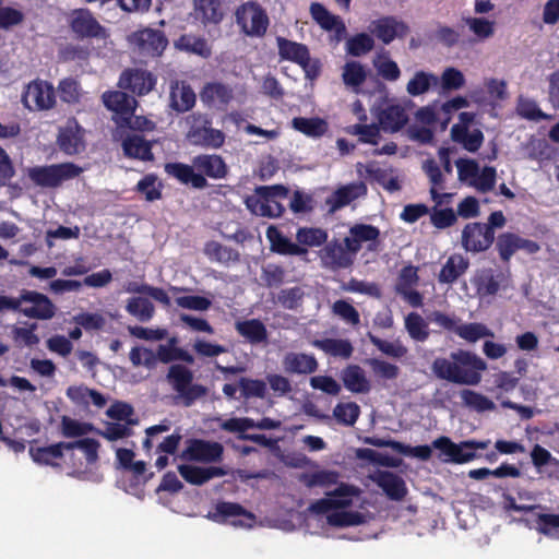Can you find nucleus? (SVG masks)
<instances>
[{"instance_id": "f257e3e1", "label": "nucleus", "mask_w": 559, "mask_h": 559, "mask_svg": "<svg viewBox=\"0 0 559 559\" xmlns=\"http://www.w3.org/2000/svg\"><path fill=\"white\" fill-rule=\"evenodd\" d=\"M191 162V165L180 162L166 163L164 170L180 183L190 185L198 190L205 189L209 186L207 178L222 180L229 173L227 163L218 154H199Z\"/></svg>"}, {"instance_id": "f03ea898", "label": "nucleus", "mask_w": 559, "mask_h": 559, "mask_svg": "<svg viewBox=\"0 0 559 559\" xmlns=\"http://www.w3.org/2000/svg\"><path fill=\"white\" fill-rule=\"evenodd\" d=\"M486 368L487 364L483 358L464 349L452 352L449 358L437 357L431 365L438 379L464 385H477Z\"/></svg>"}, {"instance_id": "7ed1b4c3", "label": "nucleus", "mask_w": 559, "mask_h": 559, "mask_svg": "<svg viewBox=\"0 0 559 559\" xmlns=\"http://www.w3.org/2000/svg\"><path fill=\"white\" fill-rule=\"evenodd\" d=\"M188 130L186 140L193 146L218 150L226 141L225 133L212 127V118L207 114L195 111L186 117Z\"/></svg>"}, {"instance_id": "20e7f679", "label": "nucleus", "mask_w": 559, "mask_h": 559, "mask_svg": "<svg viewBox=\"0 0 559 559\" xmlns=\"http://www.w3.org/2000/svg\"><path fill=\"white\" fill-rule=\"evenodd\" d=\"M490 440H465L453 442L449 437L441 436L433 440L432 447L440 451V460L444 463L465 464L478 457L476 451L489 447Z\"/></svg>"}, {"instance_id": "39448f33", "label": "nucleus", "mask_w": 559, "mask_h": 559, "mask_svg": "<svg viewBox=\"0 0 559 559\" xmlns=\"http://www.w3.org/2000/svg\"><path fill=\"white\" fill-rule=\"evenodd\" d=\"M193 371L182 364H173L166 373L167 382L182 400L185 406H191L207 393V389L200 383H193Z\"/></svg>"}, {"instance_id": "423d86ee", "label": "nucleus", "mask_w": 559, "mask_h": 559, "mask_svg": "<svg viewBox=\"0 0 559 559\" xmlns=\"http://www.w3.org/2000/svg\"><path fill=\"white\" fill-rule=\"evenodd\" d=\"M83 173V168L74 163L34 166L27 169L31 181L41 188H57L64 181L74 179Z\"/></svg>"}, {"instance_id": "0eeeda50", "label": "nucleus", "mask_w": 559, "mask_h": 559, "mask_svg": "<svg viewBox=\"0 0 559 559\" xmlns=\"http://www.w3.org/2000/svg\"><path fill=\"white\" fill-rule=\"evenodd\" d=\"M235 17L241 32L250 37H263L270 25L265 9L255 1L240 4L236 9Z\"/></svg>"}, {"instance_id": "6e6552de", "label": "nucleus", "mask_w": 559, "mask_h": 559, "mask_svg": "<svg viewBox=\"0 0 559 559\" xmlns=\"http://www.w3.org/2000/svg\"><path fill=\"white\" fill-rule=\"evenodd\" d=\"M21 100L31 111H47L56 106V91L48 81L36 79L25 86Z\"/></svg>"}, {"instance_id": "1a4fd4ad", "label": "nucleus", "mask_w": 559, "mask_h": 559, "mask_svg": "<svg viewBox=\"0 0 559 559\" xmlns=\"http://www.w3.org/2000/svg\"><path fill=\"white\" fill-rule=\"evenodd\" d=\"M69 27L78 39H106L109 36L107 28L87 8L74 9L71 12Z\"/></svg>"}, {"instance_id": "9d476101", "label": "nucleus", "mask_w": 559, "mask_h": 559, "mask_svg": "<svg viewBox=\"0 0 559 559\" xmlns=\"http://www.w3.org/2000/svg\"><path fill=\"white\" fill-rule=\"evenodd\" d=\"M493 242L495 249L504 264H509L512 255L519 250H522L527 254H535L540 250L538 242L523 238L511 231L499 234L497 238L495 237Z\"/></svg>"}, {"instance_id": "9b49d317", "label": "nucleus", "mask_w": 559, "mask_h": 559, "mask_svg": "<svg viewBox=\"0 0 559 559\" xmlns=\"http://www.w3.org/2000/svg\"><path fill=\"white\" fill-rule=\"evenodd\" d=\"M186 443L187 447L180 454L183 461L216 463L223 459L224 447L219 442L191 438Z\"/></svg>"}, {"instance_id": "f8f14e48", "label": "nucleus", "mask_w": 559, "mask_h": 559, "mask_svg": "<svg viewBox=\"0 0 559 559\" xmlns=\"http://www.w3.org/2000/svg\"><path fill=\"white\" fill-rule=\"evenodd\" d=\"M495 231L486 227L485 223H468L462 230L461 245L467 252H485L492 246Z\"/></svg>"}, {"instance_id": "ddd939ff", "label": "nucleus", "mask_w": 559, "mask_h": 559, "mask_svg": "<svg viewBox=\"0 0 559 559\" xmlns=\"http://www.w3.org/2000/svg\"><path fill=\"white\" fill-rule=\"evenodd\" d=\"M319 257L323 267L337 271L350 267L354 264L356 253L352 252L344 242L333 239L324 245Z\"/></svg>"}, {"instance_id": "4468645a", "label": "nucleus", "mask_w": 559, "mask_h": 559, "mask_svg": "<svg viewBox=\"0 0 559 559\" xmlns=\"http://www.w3.org/2000/svg\"><path fill=\"white\" fill-rule=\"evenodd\" d=\"M105 107L116 114V123H130L138 106L136 99L122 91H107L102 96Z\"/></svg>"}, {"instance_id": "2eb2a0df", "label": "nucleus", "mask_w": 559, "mask_h": 559, "mask_svg": "<svg viewBox=\"0 0 559 559\" xmlns=\"http://www.w3.org/2000/svg\"><path fill=\"white\" fill-rule=\"evenodd\" d=\"M130 43L142 56L159 57L166 49L168 39L162 31L144 28L134 32L130 36Z\"/></svg>"}, {"instance_id": "dca6fc26", "label": "nucleus", "mask_w": 559, "mask_h": 559, "mask_svg": "<svg viewBox=\"0 0 559 559\" xmlns=\"http://www.w3.org/2000/svg\"><path fill=\"white\" fill-rule=\"evenodd\" d=\"M234 98V87L222 81L207 82L200 91V99L203 105L217 110H226Z\"/></svg>"}, {"instance_id": "f3484780", "label": "nucleus", "mask_w": 559, "mask_h": 559, "mask_svg": "<svg viewBox=\"0 0 559 559\" xmlns=\"http://www.w3.org/2000/svg\"><path fill=\"white\" fill-rule=\"evenodd\" d=\"M357 493V489L347 484H340L334 490L326 492V498L314 501L310 510L324 514L332 510L349 507L353 503V496Z\"/></svg>"}, {"instance_id": "a211bd4d", "label": "nucleus", "mask_w": 559, "mask_h": 559, "mask_svg": "<svg viewBox=\"0 0 559 559\" xmlns=\"http://www.w3.org/2000/svg\"><path fill=\"white\" fill-rule=\"evenodd\" d=\"M369 29L384 45L395 38H404L409 33V26L394 15H386L371 22Z\"/></svg>"}, {"instance_id": "6ab92c4d", "label": "nucleus", "mask_w": 559, "mask_h": 559, "mask_svg": "<svg viewBox=\"0 0 559 559\" xmlns=\"http://www.w3.org/2000/svg\"><path fill=\"white\" fill-rule=\"evenodd\" d=\"M156 76L144 69H126L119 78V87L131 93L143 96L154 90Z\"/></svg>"}, {"instance_id": "aec40b11", "label": "nucleus", "mask_w": 559, "mask_h": 559, "mask_svg": "<svg viewBox=\"0 0 559 559\" xmlns=\"http://www.w3.org/2000/svg\"><path fill=\"white\" fill-rule=\"evenodd\" d=\"M374 117L382 131L390 133L399 132L409 120L405 106L400 103H388L378 107Z\"/></svg>"}, {"instance_id": "412c9836", "label": "nucleus", "mask_w": 559, "mask_h": 559, "mask_svg": "<svg viewBox=\"0 0 559 559\" xmlns=\"http://www.w3.org/2000/svg\"><path fill=\"white\" fill-rule=\"evenodd\" d=\"M511 281L510 270L486 269L474 280L476 293L480 297L495 296L501 288L506 289Z\"/></svg>"}, {"instance_id": "4be33fe9", "label": "nucleus", "mask_w": 559, "mask_h": 559, "mask_svg": "<svg viewBox=\"0 0 559 559\" xmlns=\"http://www.w3.org/2000/svg\"><path fill=\"white\" fill-rule=\"evenodd\" d=\"M23 302L32 304L31 307H21V313L31 319L50 320L56 314V306L44 294L35 290H22Z\"/></svg>"}, {"instance_id": "5701e85b", "label": "nucleus", "mask_w": 559, "mask_h": 559, "mask_svg": "<svg viewBox=\"0 0 559 559\" xmlns=\"http://www.w3.org/2000/svg\"><path fill=\"white\" fill-rule=\"evenodd\" d=\"M367 191L368 189L364 181H355L338 187L325 200V204L329 206V213H335L349 205L353 201L365 197Z\"/></svg>"}, {"instance_id": "b1692460", "label": "nucleus", "mask_w": 559, "mask_h": 559, "mask_svg": "<svg viewBox=\"0 0 559 559\" xmlns=\"http://www.w3.org/2000/svg\"><path fill=\"white\" fill-rule=\"evenodd\" d=\"M370 478L392 501L403 500L408 492L404 479L393 472L379 469Z\"/></svg>"}, {"instance_id": "393cba45", "label": "nucleus", "mask_w": 559, "mask_h": 559, "mask_svg": "<svg viewBox=\"0 0 559 559\" xmlns=\"http://www.w3.org/2000/svg\"><path fill=\"white\" fill-rule=\"evenodd\" d=\"M282 364L284 371L289 374H311L319 368L316 356L306 353H286Z\"/></svg>"}, {"instance_id": "a878e982", "label": "nucleus", "mask_w": 559, "mask_h": 559, "mask_svg": "<svg viewBox=\"0 0 559 559\" xmlns=\"http://www.w3.org/2000/svg\"><path fill=\"white\" fill-rule=\"evenodd\" d=\"M180 476L189 484L202 486L215 477H223L227 472L221 466L201 467L190 464L178 466Z\"/></svg>"}, {"instance_id": "bb28decb", "label": "nucleus", "mask_w": 559, "mask_h": 559, "mask_svg": "<svg viewBox=\"0 0 559 559\" xmlns=\"http://www.w3.org/2000/svg\"><path fill=\"white\" fill-rule=\"evenodd\" d=\"M170 106L177 112H186L195 105V93L186 81L170 83Z\"/></svg>"}, {"instance_id": "cd10ccee", "label": "nucleus", "mask_w": 559, "mask_h": 559, "mask_svg": "<svg viewBox=\"0 0 559 559\" xmlns=\"http://www.w3.org/2000/svg\"><path fill=\"white\" fill-rule=\"evenodd\" d=\"M266 238L270 242L271 251L283 255H302L307 253V249L293 242L289 238L274 225L266 229Z\"/></svg>"}, {"instance_id": "c85d7f7f", "label": "nucleus", "mask_w": 559, "mask_h": 559, "mask_svg": "<svg viewBox=\"0 0 559 559\" xmlns=\"http://www.w3.org/2000/svg\"><path fill=\"white\" fill-rule=\"evenodd\" d=\"M344 386L356 394H366L371 390V384L365 370L358 365H348L341 372Z\"/></svg>"}, {"instance_id": "c756f323", "label": "nucleus", "mask_w": 559, "mask_h": 559, "mask_svg": "<svg viewBox=\"0 0 559 559\" xmlns=\"http://www.w3.org/2000/svg\"><path fill=\"white\" fill-rule=\"evenodd\" d=\"M379 236L378 227L369 224H355L349 228V236L344 238V243L357 254L361 250L362 242L376 241Z\"/></svg>"}, {"instance_id": "7c9ffc66", "label": "nucleus", "mask_w": 559, "mask_h": 559, "mask_svg": "<svg viewBox=\"0 0 559 559\" xmlns=\"http://www.w3.org/2000/svg\"><path fill=\"white\" fill-rule=\"evenodd\" d=\"M310 15L312 20L324 31H335L336 34L345 32L346 27L342 19L332 14L322 3L312 2L310 4Z\"/></svg>"}, {"instance_id": "2f4dec72", "label": "nucleus", "mask_w": 559, "mask_h": 559, "mask_svg": "<svg viewBox=\"0 0 559 559\" xmlns=\"http://www.w3.org/2000/svg\"><path fill=\"white\" fill-rule=\"evenodd\" d=\"M469 267V261L462 254L454 253L450 255L441 267L438 281L441 284L455 283Z\"/></svg>"}, {"instance_id": "473e14b6", "label": "nucleus", "mask_w": 559, "mask_h": 559, "mask_svg": "<svg viewBox=\"0 0 559 559\" xmlns=\"http://www.w3.org/2000/svg\"><path fill=\"white\" fill-rule=\"evenodd\" d=\"M276 45L280 58L296 64L305 63L307 56L310 53L307 45L289 40L285 37H276Z\"/></svg>"}, {"instance_id": "72a5a7b5", "label": "nucleus", "mask_w": 559, "mask_h": 559, "mask_svg": "<svg viewBox=\"0 0 559 559\" xmlns=\"http://www.w3.org/2000/svg\"><path fill=\"white\" fill-rule=\"evenodd\" d=\"M175 47L190 55H195L207 59L212 56V48L207 40L202 36L194 34H182L177 40H175Z\"/></svg>"}, {"instance_id": "f704fd0d", "label": "nucleus", "mask_w": 559, "mask_h": 559, "mask_svg": "<svg viewBox=\"0 0 559 559\" xmlns=\"http://www.w3.org/2000/svg\"><path fill=\"white\" fill-rule=\"evenodd\" d=\"M246 205L253 214L271 218L282 216L285 211L283 204L273 198L248 197Z\"/></svg>"}, {"instance_id": "c9c22d12", "label": "nucleus", "mask_w": 559, "mask_h": 559, "mask_svg": "<svg viewBox=\"0 0 559 559\" xmlns=\"http://www.w3.org/2000/svg\"><path fill=\"white\" fill-rule=\"evenodd\" d=\"M122 148L126 156L140 160H153L152 143L146 141L142 135H128L122 142Z\"/></svg>"}, {"instance_id": "e433bc0d", "label": "nucleus", "mask_w": 559, "mask_h": 559, "mask_svg": "<svg viewBox=\"0 0 559 559\" xmlns=\"http://www.w3.org/2000/svg\"><path fill=\"white\" fill-rule=\"evenodd\" d=\"M235 329L250 344H261L267 340V330L259 319L236 321Z\"/></svg>"}, {"instance_id": "4c0bfd02", "label": "nucleus", "mask_w": 559, "mask_h": 559, "mask_svg": "<svg viewBox=\"0 0 559 559\" xmlns=\"http://www.w3.org/2000/svg\"><path fill=\"white\" fill-rule=\"evenodd\" d=\"M80 130L81 128L76 122H74V124H68L66 128L60 130L57 143L63 153L68 155H75L82 151L83 141Z\"/></svg>"}, {"instance_id": "58836bf2", "label": "nucleus", "mask_w": 559, "mask_h": 559, "mask_svg": "<svg viewBox=\"0 0 559 559\" xmlns=\"http://www.w3.org/2000/svg\"><path fill=\"white\" fill-rule=\"evenodd\" d=\"M194 12L203 24H218L224 17L221 0H194Z\"/></svg>"}, {"instance_id": "ea45409f", "label": "nucleus", "mask_w": 559, "mask_h": 559, "mask_svg": "<svg viewBox=\"0 0 559 559\" xmlns=\"http://www.w3.org/2000/svg\"><path fill=\"white\" fill-rule=\"evenodd\" d=\"M69 442H58L47 447L29 448V455L35 463L56 465L55 461L63 457V451H69Z\"/></svg>"}, {"instance_id": "a19ab883", "label": "nucleus", "mask_w": 559, "mask_h": 559, "mask_svg": "<svg viewBox=\"0 0 559 559\" xmlns=\"http://www.w3.org/2000/svg\"><path fill=\"white\" fill-rule=\"evenodd\" d=\"M312 345L330 356L341 357L343 359L350 358L354 353L350 341L343 338L314 340Z\"/></svg>"}, {"instance_id": "79ce46f5", "label": "nucleus", "mask_w": 559, "mask_h": 559, "mask_svg": "<svg viewBox=\"0 0 559 559\" xmlns=\"http://www.w3.org/2000/svg\"><path fill=\"white\" fill-rule=\"evenodd\" d=\"M451 139L453 142L462 145V147L471 153L478 151L484 142V133L479 129L464 130L463 128L452 127Z\"/></svg>"}, {"instance_id": "37998d69", "label": "nucleus", "mask_w": 559, "mask_h": 559, "mask_svg": "<svg viewBox=\"0 0 559 559\" xmlns=\"http://www.w3.org/2000/svg\"><path fill=\"white\" fill-rule=\"evenodd\" d=\"M245 516L253 521L254 515L237 502L219 501L215 506V512L209 515L215 522L222 523L230 518Z\"/></svg>"}, {"instance_id": "c03bdc74", "label": "nucleus", "mask_w": 559, "mask_h": 559, "mask_svg": "<svg viewBox=\"0 0 559 559\" xmlns=\"http://www.w3.org/2000/svg\"><path fill=\"white\" fill-rule=\"evenodd\" d=\"M295 130L310 138H320L328 131V123L319 117H295L292 120Z\"/></svg>"}, {"instance_id": "a18cd8bd", "label": "nucleus", "mask_w": 559, "mask_h": 559, "mask_svg": "<svg viewBox=\"0 0 559 559\" xmlns=\"http://www.w3.org/2000/svg\"><path fill=\"white\" fill-rule=\"evenodd\" d=\"M367 79V71L365 67L358 61H348L343 67L342 80L343 83L350 87L354 92H358L359 87Z\"/></svg>"}, {"instance_id": "49530a36", "label": "nucleus", "mask_w": 559, "mask_h": 559, "mask_svg": "<svg viewBox=\"0 0 559 559\" xmlns=\"http://www.w3.org/2000/svg\"><path fill=\"white\" fill-rule=\"evenodd\" d=\"M204 253L211 261L218 263L228 264L229 262L239 261V253L237 250L223 246L214 240L205 243Z\"/></svg>"}, {"instance_id": "de8ad7c7", "label": "nucleus", "mask_w": 559, "mask_h": 559, "mask_svg": "<svg viewBox=\"0 0 559 559\" xmlns=\"http://www.w3.org/2000/svg\"><path fill=\"white\" fill-rule=\"evenodd\" d=\"M423 170L425 171L431 183V199L436 201L437 204H440L442 195L439 193V189H443L444 178L439 165L435 159L429 158L423 163Z\"/></svg>"}, {"instance_id": "09e8293b", "label": "nucleus", "mask_w": 559, "mask_h": 559, "mask_svg": "<svg viewBox=\"0 0 559 559\" xmlns=\"http://www.w3.org/2000/svg\"><path fill=\"white\" fill-rule=\"evenodd\" d=\"M123 289H124V292L130 293V294L147 295V296L152 297L153 299H155L156 301L160 302L164 307L170 306L169 296L160 287L151 286L148 284H140L138 282L131 281V282H128L127 284H124Z\"/></svg>"}, {"instance_id": "8fccbe9b", "label": "nucleus", "mask_w": 559, "mask_h": 559, "mask_svg": "<svg viewBox=\"0 0 559 559\" xmlns=\"http://www.w3.org/2000/svg\"><path fill=\"white\" fill-rule=\"evenodd\" d=\"M127 312L140 322H148L155 312L154 305L143 297H132L126 305Z\"/></svg>"}, {"instance_id": "3c124183", "label": "nucleus", "mask_w": 559, "mask_h": 559, "mask_svg": "<svg viewBox=\"0 0 559 559\" xmlns=\"http://www.w3.org/2000/svg\"><path fill=\"white\" fill-rule=\"evenodd\" d=\"M405 329L409 336L417 342H426L430 334L427 322L417 312H411L405 317Z\"/></svg>"}, {"instance_id": "603ef678", "label": "nucleus", "mask_w": 559, "mask_h": 559, "mask_svg": "<svg viewBox=\"0 0 559 559\" xmlns=\"http://www.w3.org/2000/svg\"><path fill=\"white\" fill-rule=\"evenodd\" d=\"M162 188L163 185L158 181L157 176L147 174L139 180L134 190L143 194L146 201L154 202L162 199Z\"/></svg>"}, {"instance_id": "864d4df0", "label": "nucleus", "mask_w": 559, "mask_h": 559, "mask_svg": "<svg viewBox=\"0 0 559 559\" xmlns=\"http://www.w3.org/2000/svg\"><path fill=\"white\" fill-rule=\"evenodd\" d=\"M298 243L319 247L328 242V231L319 227H300L296 233Z\"/></svg>"}, {"instance_id": "5fc2aeb1", "label": "nucleus", "mask_w": 559, "mask_h": 559, "mask_svg": "<svg viewBox=\"0 0 559 559\" xmlns=\"http://www.w3.org/2000/svg\"><path fill=\"white\" fill-rule=\"evenodd\" d=\"M338 473L334 471H319L311 474H302L301 483L308 488L324 487L328 488L336 485L338 481Z\"/></svg>"}, {"instance_id": "6e6d98bb", "label": "nucleus", "mask_w": 559, "mask_h": 559, "mask_svg": "<svg viewBox=\"0 0 559 559\" xmlns=\"http://www.w3.org/2000/svg\"><path fill=\"white\" fill-rule=\"evenodd\" d=\"M374 47V40L367 33H359L346 41V51L353 57H360L370 52Z\"/></svg>"}, {"instance_id": "4d7b16f0", "label": "nucleus", "mask_w": 559, "mask_h": 559, "mask_svg": "<svg viewBox=\"0 0 559 559\" xmlns=\"http://www.w3.org/2000/svg\"><path fill=\"white\" fill-rule=\"evenodd\" d=\"M158 357L163 364H169L173 361H183L188 365H193L195 359L188 350L178 346H165L164 344L158 345Z\"/></svg>"}, {"instance_id": "13d9d810", "label": "nucleus", "mask_w": 559, "mask_h": 559, "mask_svg": "<svg viewBox=\"0 0 559 559\" xmlns=\"http://www.w3.org/2000/svg\"><path fill=\"white\" fill-rule=\"evenodd\" d=\"M360 415V407L355 402L337 403L333 416L338 424L354 426Z\"/></svg>"}, {"instance_id": "bf43d9fd", "label": "nucleus", "mask_w": 559, "mask_h": 559, "mask_svg": "<svg viewBox=\"0 0 559 559\" xmlns=\"http://www.w3.org/2000/svg\"><path fill=\"white\" fill-rule=\"evenodd\" d=\"M437 82V76L425 71H417L408 81L406 91L411 96H419L429 91L432 83Z\"/></svg>"}, {"instance_id": "052dcab7", "label": "nucleus", "mask_w": 559, "mask_h": 559, "mask_svg": "<svg viewBox=\"0 0 559 559\" xmlns=\"http://www.w3.org/2000/svg\"><path fill=\"white\" fill-rule=\"evenodd\" d=\"M455 334L471 343H475L483 337L493 335L485 324L478 322L464 324L459 323Z\"/></svg>"}, {"instance_id": "680f3d73", "label": "nucleus", "mask_w": 559, "mask_h": 559, "mask_svg": "<svg viewBox=\"0 0 559 559\" xmlns=\"http://www.w3.org/2000/svg\"><path fill=\"white\" fill-rule=\"evenodd\" d=\"M461 397L467 407L477 412L493 411L496 408L495 403L487 396L468 389L461 392Z\"/></svg>"}, {"instance_id": "e2e57ef3", "label": "nucleus", "mask_w": 559, "mask_h": 559, "mask_svg": "<svg viewBox=\"0 0 559 559\" xmlns=\"http://www.w3.org/2000/svg\"><path fill=\"white\" fill-rule=\"evenodd\" d=\"M239 390L241 397L249 400L252 397L264 399L267 389L263 380L242 377L239 379Z\"/></svg>"}, {"instance_id": "0e129e2a", "label": "nucleus", "mask_w": 559, "mask_h": 559, "mask_svg": "<svg viewBox=\"0 0 559 559\" xmlns=\"http://www.w3.org/2000/svg\"><path fill=\"white\" fill-rule=\"evenodd\" d=\"M37 328H38V325L35 322L31 323L28 325V328H21V326L14 325L11 330V333H12V338H13L14 343L16 344V346L24 345V346L33 347V346L37 345L40 341L38 335L35 333Z\"/></svg>"}, {"instance_id": "69168bd1", "label": "nucleus", "mask_w": 559, "mask_h": 559, "mask_svg": "<svg viewBox=\"0 0 559 559\" xmlns=\"http://www.w3.org/2000/svg\"><path fill=\"white\" fill-rule=\"evenodd\" d=\"M381 130L379 123H356L350 127L349 132L358 135L360 142L376 145L379 142Z\"/></svg>"}, {"instance_id": "338daca9", "label": "nucleus", "mask_w": 559, "mask_h": 559, "mask_svg": "<svg viewBox=\"0 0 559 559\" xmlns=\"http://www.w3.org/2000/svg\"><path fill=\"white\" fill-rule=\"evenodd\" d=\"M536 530L545 536L559 538V514L538 513Z\"/></svg>"}, {"instance_id": "774afa93", "label": "nucleus", "mask_w": 559, "mask_h": 559, "mask_svg": "<svg viewBox=\"0 0 559 559\" xmlns=\"http://www.w3.org/2000/svg\"><path fill=\"white\" fill-rule=\"evenodd\" d=\"M465 24L469 31L479 39L484 40L495 34V22L484 17H466Z\"/></svg>"}]
</instances>
